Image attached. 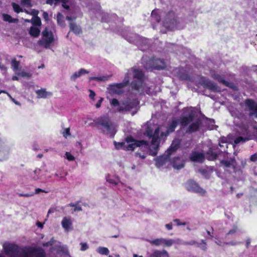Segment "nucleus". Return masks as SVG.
Segmentation results:
<instances>
[{"instance_id": "obj_53", "label": "nucleus", "mask_w": 257, "mask_h": 257, "mask_svg": "<svg viewBox=\"0 0 257 257\" xmlns=\"http://www.w3.org/2000/svg\"><path fill=\"white\" fill-rule=\"evenodd\" d=\"M33 195H34V193H31V194L20 193V194H19V196H24V197H29L33 196Z\"/></svg>"}, {"instance_id": "obj_47", "label": "nucleus", "mask_w": 257, "mask_h": 257, "mask_svg": "<svg viewBox=\"0 0 257 257\" xmlns=\"http://www.w3.org/2000/svg\"><path fill=\"white\" fill-rule=\"evenodd\" d=\"M6 145L5 141L0 138V152L4 150V149L6 148Z\"/></svg>"}, {"instance_id": "obj_6", "label": "nucleus", "mask_w": 257, "mask_h": 257, "mask_svg": "<svg viewBox=\"0 0 257 257\" xmlns=\"http://www.w3.org/2000/svg\"><path fill=\"white\" fill-rule=\"evenodd\" d=\"M111 105L117 107L118 112H128L133 110L132 115H134L139 109V101L137 99H127L119 102L116 99L113 98L110 101Z\"/></svg>"}, {"instance_id": "obj_52", "label": "nucleus", "mask_w": 257, "mask_h": 257, "mask_svg": "<svg viewBox=\"0 0 257 257\" xmlns=\"http://www.w3.org/2000/svg\"><path fill=\"white\" fill-rule=\"evenodd\" d=\"M107 181L110 183H111V184H113L115 185H116L117 184H118V182L114 180L113 179H111V178H107Z\"/></svg>"}, {"instance_id": "obj_30", "label": "nucleus", "mask_w": 257, "mask_h": 257, "mask_svg": "<svg viewBox=\"0 0 257 257\" xmlns=\"http://www.w3.org/2000/svg\"><path fill=\"white\" fill-rule=\"evenodd\" d=\"M179 242H177V244H182V245H196L197 246H199V243L197 242L195 240H191L189 241H183L181 239H180L178 240Z\"/></svg>"}, {"instance_id": "obj_3", "label": "nucleus", "mask_w": 257, "mask_h": 257, "mask_svg": "<svg viewBox=\"0 0 257 257\" xmlns=\"http://www.w3.org/2000/svg\"><path fill=\"white\" fill-rule=\"evenodd\" d=\"M162 19L163 24L165 27L173 30L175 28L182 29L184 25L180 24V21L178 20L174 11H170L167 13L161 11L159 10H153L151 14V21L154 29L155 28L154 23H159Z\"/></svg>"}, {"instance_id": "obj_41", "label": "nucleus", "mask_w": 257, "mask_h": 257, "mask_svg": "<svg viewBox=\"0 0 257 257\" xmlns=\"http://www.w3.org/2000/svg\"><path fill=\"white\" fill-rule=\"evenodd\" d=\"M65 0H47L46 4L52 5L53 4L56 5L60 2L64 3Z\"/></svg>"}, {"instance_id": "obj_13", "label": "nucleus", "mask_w": 257, "mask_h": 257, "mask_svg": "<svg viewBox=\"0 0 257 257\" xmlns=\"http://www.w3.org/2000/svg\"><path fill=\"white\" fill-rule=\"evenodd\" d=\"M199 83L204 87H206L213 91H218V88L217 85L212 81L205 77H201Z\"/></svg>"}, {"instance_id": "obj_62", "label": "nucleus", "mask_w": 257, "mask_h": 257, "mask_svg": "<svg viewBox=\"0 0 257 257\" xmlns=\"http://www.w3.org/2000/svg\"><path fill=\"white\" fill-rule=\"evenodd\" d=\"M0 69L5 72H6L7 70V67L4 65L2 64H0Z\"/></svg>"}, {"instance_id": "obj_12", "label": "nucleus", "mask_w": 257, "mask_h": 257, "mask_svg": "<svg viewBox=\"0 0 257 257\" xmlns=\"http://www.w3.org/2000/svg\"><path fill=\"white\" fill-rule=\"evenodd\" d=\"M245 107L249 110V115L253 118H257V103L251 99L244 101Z\"/></svg>"}, {"instance_id": "obj_5", "label": "nucleus", "mask_w": 257, "mask_h": 257, "mask_svg": "<svg viewBox=\"0 0 257 257\" xmlns=\"http://www.w3.org/2000/svg\"><path fill=\"white\" fill-rule=\"evenodd\" d=\"M93 122L98 131L104 135L113 137L116 132L115 124L107 115L100 116L94 119Z\"/></svg>"}, {"instance_id": "obj_54", "label": "nucleus", "mask_w": 257, "mask_h": 257, "mask_svg": "<svg viewBox=\"0 0 257 257\" xmlns=\"http://www.w3.org/2000/svg\"><path fill=\"white\" fill-rule=\"evenodd\" d=\"M250 159L252 162H255L257 160V153L251 155Z\"/></svg>"}, {"instance_id": "obj_51", "label": "nucleus", "mask_w": 257, "mask_h": 257, "mask_svg": "<svg viewBox=\"0 0 257 257\" xmlns=\"http://www.w3.org/2000/svg\"><path fill=\"white\" fill-rule=\"evenodd\" d=\"M240 243V242H239V241H229L228 242H225V243L227 245L235 246L237 244H239Z\"/></svg>"}, {"instance_id": "obj_42", "label": "nucleus", "mask_w": 257, "mask_h": 257, "mask_svg": "<svg viewBox=\"0 0 257 257\" xmlns=\"http://www.w3.org/2000/svg\"><path fill=\"white\" fill-rule=\"evenodd\" d=\"M21 4L28 8L32 7L31 0H22Z\"/></svg>"}, {"instance_id": "obj_60", "label": "nucleus", "mask_w": 257, "mask_h": 257, "mask_svg": "<svg viewBox=\"0 0 257 257\" xmlns=\"http://www.w3.org/2000/svg\"><path fill=\"white\" fill-rule=\"evenodd\" d=\"M40 192L47 193V192L45 191V190H44L43 189H40V188H37L35 190V194H39Z\"/></svg>"}, {"instance_id": "obj_8", "label": "nucleus", "mask_w": 257, "mask_h": 257, "mask_svg": "<svg viewBox=\"0 0 257 257\" xmlns=\"http://www.w3.org/2000/svg\"><path fill=\"white\" fill-rule=\"evenodd\" d=\"M142 63L146 69H163L166 67V63L164 60L159 58H153L148 61L147 56H143Z\"/></svg>"}, {"instance_id": "obj_15", "label": "nucleus", "mask_w": 257, "mask_h": 257, "mask_svg": "<svg viewBox=\"0 0 257 257\" xmlns=\"http://www.w3.org/2000/svg\"><path fill=\"white\" fill-rule=\"evenodd\" d=\"M190 159L192 162L202 163L205 160V155L203 153L194 151L191 154Z\"/></svg>"}, {"instance_id": "obj_61", "label": "nucleus", "mask_w": 257, "mask_h": 257, "mask_svg": "<svg viewBox=\"0 0 257 257\" xmlns=\"http://www.w3.org/2000/svg\"><path fill=\"white\" fill-rule=\"evenodd\" d=\"M165 227L168 229V230H172L173 228L172 224V223H170L168 224H166L165 225Z\"/></svg>"}, {"instance_id": "obj_58", "label": "nucleus", "mask_w": 257, "mask_h": 257, "mask_svg": "<svg viewBox=\"0 0 257 257\" xmlns=\"http://www.w3.org/2000/svg\"><path fill=\"white\" fill-rule=\"evenodd\" d=\"M136 156H137V157H139L143 159H145L146 156L144 155V154H143L142 155L141 153H136Z\"/></svg>"}, {"instance_id": "obj_46", "label": "nucleus", "mask_w": 257, "mask_h": 257, "mask_svg": "<svg viewBox=\"0 0 257 257\" xmlns=\"http://www.w3.org/2000/svg\"><path fill=\"white\" fill-rule=\"evenodd\" d=\"M80 245H81L80 250L81 251H85L88 248V245L86 242H81Z\"/></svg>"}, {"instance_id": "obj_45", "label": "nucleus", "mask_w": 257, "mask_h": 257, "mask_svg": "<svg viewBox=\"0 0 257 257\" xmlns=\"http://www.w3.org/2000/svg\"><path fill=\"white\" fill-rule=\"evenodd\" d=\"M65 157L69 161H72L75 160V157L70 152H66Z\"/></svg>"}, {"instance_id": "obj_24", "label": "nucleus", "mask_w": 257, "mask_h": 257, "mask_svg": "<svg viewBox=\"0 0 257 257\" xmlns=\"http://www.w3.org/2000/svg\"><path fill=\"white\" fill-rule=\"evenodd\" d=\"M212 77L215 80H217L220 83H221L224 84L226 86H228L229 83L225 81L222 76L220 75L219 74L214 72L212 74Z\"/></svg>"}, {"instance_id": "obj_56", "label": "nucleus", "mask_w": 257, "mask_h": 257, "mask_svg": "<svg viewBox=\"0 0 257 257\" xmlns=\"http://www.w3.org/2000/svg\"><path fill=\"white\" fill-rule=\"evenodd\" d=\"M103 100V98H100V99L98 100V101L96 103L95 106L96 108H98L100 107L101 104Z\"/></svg>"}, {"instance_id": "obj_48", "label": "nucleus", "mask_w": 257, "mask_h": 257, "mask_svg": "<svg viewBox=\"0 0 257 257\" xmlns=\"http://www.w3.org/2000/svg\"><path fill=\"white\" fill-rule=\"evenodd\" d=\"M64 137L67 138V136H70V128H65L62 133Z\"/></svg>"}, {"instance_id": "obj_14", "label": "nucleus", "mask_w": 257, "mask_h": 257, "mask_svg": "<svg viewBox=\"0 0 257 257\" xmlns=\"http://www.w3.org/2000/svg\"><path fill=\"white\" fill-rule=\"evenodd\" d=\"M222 152L217 147H212L206 153V159L209 161H213L217 159L218 154Z\"/></svg>"}, {"instance_id": "obj_9", "label": "nucleus", "mask_w": 257, "mask_h": 257, "mask_svg": "<svg viewBox=\"0 0 257 257\" xmlns=\"http://www.w3.org/2000/svg\"><path fill=\"white\" fill-rule=\"evenodd\" d=\"M185 187L188 191L198 194L202 196H205L206 193V191L193 180L187 181L185 184Z\"/></svg>"}, {"instance_id": "obj_49", "label": "nucleus", "mask_w": 257, "mask_h": 257, "mask_svg": "<svg viewBox=\"0 0 257 257\" xmlns=\"http://www.w3.org/2000/svg\"><path fill=\"white\" fill-rule=\"evenodd\" d=\"M237 230V227L236 226H234L233 228L230 229L228 232L226 234V235L229 234H235Z\"/></svg>"}, {"instance_id": "obj_11", "label": "nucleus", "mask_w": 257, "mask_h": 257, "mask_svg": "<svg viewBox=\"0 0 257 257\" xmlns=\"http://www.w3.org/2000/svg\"><path fill=\"white\" fill-rule=\"evenodd\" d=\"M135 39L131 42L134 43L138 46L142 51H145L149 48L150 41L145 38H143L139 35L134 36Z\"/></svg>"}, {"instance_id": "obj_29", "label": "nucleus", "mask_w": 257, "mask_h": 257, "mask_svg": "<svg viewBox=\"0 0 257 257\" xmlns=\"http://www.w3.org/2000/svg\"><path fill=\"white\" fill-rule=\"evenodd\" d=\"M40 30L35 27H31L29 31V34L34 37H37L40 35Z\"/></svg>"}, {"instance_id": "obj_59", "label": "nucleus", "mask_w": 257, "mask_h": 257, "mask_svg": "<svg viewBox=\"0 0 257 257\" xmlns=\"http://www.w3.org/2000/svg\"><path fill=\"white\" fill-rule=\"evenodd\" d=\"M67 2V0H65L64 1V3H62V6L64 9H65L66 10H68L69 9V7L66 4Z\"/></svg>"}, {"instance_id": "obj_1", "label": "nucleus", "mask_w": 257, "mask_h": 257, "mask_svg": "<svg viewBox=\"0 0 257 257\" xmlns=\"http://www.w3.org/2000/svg\"><path fill=\"white\" fill-rule=\"evenodd\" d=\"M178 124V121L176 119H173L172 121L168 124L166 132H161L160 133V128L158 127L154 131L151 127L147 126L146 128L145 135L152 138L151 144L150 146L149 143L144 140L137 141L135 140L132 137H128L126 141L128 144L127 148L128 150L133 151L136 147H139L141 149L144 151H149L150 155L155 156L158 154V150L159 144L162 140L164 139L169 134L173 132Z\"/></svg>"}, {"instance_id": "obj_7", "label": "nucleus", "mask_w": 257, "mask_h": 257, "mask_svg": "<svg viewBox=\"0 0 257 257\" xmlns=\"http://www.w3.org/2000/svg\"><path fill=\"white\" fill-rule=\"evenodd\" d=\"M194 116V113L193 112H190L188 116H183L180 118V124L183 127L187 126L190 123L192 122L190 124L188 130L186 131L188 133H192L197 131L201 124V120L199 119L193 121Z\"/></svg>"}, {"instance_id": "obj_43", "label": "nucleus", "mask_w": 257, "mask_h": 257, "mask_svg": "<svg viewBox=\"0 0 257 257\" xmlns=\"http://www.w3.org/2000/svg\"><path fill=\"white\" fill-rule=\"evenodd\" d=\"M17 74L22 77L29 78L31 76V74L30 73H28L25 71L17 73Z\"/></svg>"}, {"instance_id": "obj_28", "label": "nucleus", "mask_w": 257, "mask_h": 257, "mask_svg": "<svg viewBox=\"0 0 257 257\" xmlns=\"http://www.w3.org/2000/svg\"><path fill=\"white\" fill-rule=\"evenodd\" d=\"M164 241V238H159L153 240H149L148 241L156 246H159L163 245Z\"/></svg>"}, {"instance_id": "obj_22", "label": "nucleus", "mask_w": 257, "mask_h": 257, "mask_svg": "<svg viewBox=\"0 0 257 257\" xmlns=\"http://www.w3.org/2000/svg\"><path fill=\"white\" fill-rule=\"evenodd\" d=\"M89 72L86 70L81 68L78 71L75 72L70 76V79L72 81H75L77 78L80 77L82 75L87 74Z\"/></svg>"}, {"instance_id": "obj_63", "label": "nucleus", "mask_w": 257, "mask_h": 257, "mask_svg": "<svg viewBox=\"0 0 257 257\" xmlns=\"http://www.w3.org/2000/svg\"><path fill=\"white\" fill-rule=\"evenodd\" d=\"M250 243V239L248 238L246 241V245H246V248H248Z\"/></svg>"}, {"instance_id": "obj_25", "label": "nucleus", "mask_w": 257, "mask_h": 257, "mask_svg": "<svg viewBox=\"0 0 257 257\" xmlns=\"http://www.w3.org/2000/svg\"><path fill=\"white\" fill-rule=\"evenodd\" d=\"M70 30L72 31L75 34L79 35L81 33L82 31L79 26L77 25L75 23L71 22L70 23Z\"/></svg>"}, {"instance_id": "obj_44", "label": "nucleus", "mask_w": 257, "mask_h": 257, "mask_svg": "<svg viewBox=\"0 0 257 257\" xmlns=\"http://www.w3.org/2000/svg\"><path fill=\"white\" fill-rule=\"evenodd\" d=\"M202 243H199V246L202 250H206L207 249L206 242L205 240H201Z\"/></svg>"}, {"instance_id": "obj_57", "label": "nucleus", "mask_w": 257, "mask_h": 257, "mask_svg": "<svg viewBox=\"0 0 257 257\" xmlns=\"http://www.w3.org/2000/svg\"><path fill=\"white\" fill-rule=\"evenodd\" d=\"M43 17L46 21H48L49 20L48 14L46 12H43Z\"/></svg>"}, {"instance_id": "obj_18", "label": "nucleus", "mask_w": 257, "mask_h": 257, "mask_svg": "<svg viewBox=\"0 0 257 257\" xmlns=\"http://www.w3.org/2000/svg\"><path fill=\"white\" fill-rule=\"evenodd\" d=\"M62 227L66 231H69L72 229V221L70 217H64L61 222Z\"/></svg>"}, {"instance_id": "obj_32", "label": "nucleus", "mask_w": 257, "mask_h": 257, "mask_svg": "<svg viewBox=\"0 0 257 257\" xmlns=\"http://www.w3.org/2000/svg\"><path fill=\"white\" fill-rule=\"evenodd\" d=\"M97 252L102 255H108L109 253L108 249L105 247H99L96 249Z\"/></svg>"}, {"instance_id": "obj_23", "label": "nucleus", "mask_w": 257, "mask_h": 257, "mask_svg": "<svg viewBox=\"0 0 257 257\" xmlns=\"http://www.w3.org/2000/svg\"><path fill=\"white\" fill-rule=\"evenodd\" d=\"M179 143L177 141H174L172 142L170 148L167 150L166 153H168L169 155H171L177 150L179 147Z\"/></svg>"}, {"instance_id": "obj_55", "label": "nucleus", "mask_w": 257, "mask_h": 257, "mask_svg": "<svg viewBox=\"0 0 257 257\" xmlns=\"http://www.w3.org/2000/svg\"><path fill=\"white\" fill-rule=\"evenodd\" d=\"M89 91H90L89 97L91 99L94 100V96L95 95V92L91 90H89Z\"/></svg>"}, {"instance_id": "obj_10", "label": "nucleus", "mask_w": 257, "mask_h": 257, "mask_svg": "<svg viewBox=\"0 0 257 257\" xmlns=\"http://www.w3.org/2000/svg\"><path fill=\"white\" fill-rule=\"evenodd\" d=\"M42 38L39 41L38 43L40 45L43 46L47 49L54 41L53 33L46 28L45 30L42 32Z\"/></svg>"}, {"instance_id": "obj_26", "label": "nucleus", "mask_w": 257, "mask_h": 257, "mask_svg": "<svg viewBox=\"0 0 257 257\" xmlns=\"http://www.w3.org/2000/svg\"><path fill=\"white\" fill-rule=\"evenodd\" d=\"M221 163L227 168H229L231 166L234 167L235 160L234 159L230 158L227 160H222L221 161Z\"/></svg>"}, {"instance_id": "obj_39", "label": "nucleus", "mask_w": 257, "mask_h": 257, "mask_svg": "<svg viewBox=\"0 0 257 257\" xmlns=\"http://www.w3.org/2000/svg\"><path fill=\"white\" fill-rule=\"evenodd\" d=\"M32 23L34 25L40 26L41 25V19L39 17H36L32 20Z\"/></svg>"}, {"instance_id": "obj_50", "label": "nucleus", "mask_w": 257, "mask_h": 257, "mask_svg": "<svg viewBox=\"0 0 257 257\" xmlns=\"http://www.w3.org/2000/svg\"><path fill=\"white\" fill-rule=\"evenodd\" d=\"M78 202L76 203V206H75L73 211L72 212V213H73L76 211H82V208L80 206L78 205Z\"/></svg>"}, {"instance_id": "obj_40", "label": "nucleus", "mask_w": 257, "mask_h": 257, "mask_svg": "<svg viewBox=\"0 0 257 257\" xmlns=\"http://www.w3.org/2000/svg\"><path fill=\"white\" fill-rule=\"evenodd\" d=\"M12 6H13V8L14 9V10L17 13H19L21 12H23L22 9L21 8V7H20V6L19 5H18V4H16V3H13L12 4Z\"/></svg>"}, {"instance_id": "obj_20", "label": "nucleus", "mask_w": 257, "mask_h": 257, "mask_svg": "<svg viewBox=\"0 0 257 257\" xmlns=\"http://www.w3.org/2000/svg\"><path fill=\"white\" fill-rule=\"evenodd\" d=\"M38 98H47L52 96V93L47 91L46 89L42 88L36 91Z\"/></svg>"}, {"instance_id": "obj_34", "label": "nucleus", "mask_w": 257, "mask_h": 257, "mask_svg": "<svg viewBox=\"0 0 257 257\" xmlns=\"http://www.w3.org/2000/svg\"><path fill=\"white\" fill-rule=\"evenodd\" d=\"M41 170L40 169H36L33 172V175L32 176V179L35 181H37L40 179V174Z\"/></svg>"}, {"instance_id": "obj_64", "label": "nucleus", "mask_w": 257, "mask_h": 257, "mask_svg": "<svg viewBox=\"0 0 257 257\" xmlns=\"http://www.w3.org/2000/svg\"><path fill=\"white\" fill-rule=\"evenodd\" d=\"M174 222H176L177 225H181V222H180V220L178 219H174Z\"/></svg>"}, {"instance_id": "obj_21", "label": "nucleus", "mask_w": 257, "mask_h": 257, "mask_svg": "<svg viewBox=\"0 0 257 257\" xmlns=\"http://www.w3.org/2000/svg\"><path fill=\"white\" fill-rule=\"evenodd\" d=\"M198 172L201 173L204 178L209 179L213 172V167H206L205 168H201L198 170Z\"/></svg>"}, {"instance_id": "obj_4", "label": "nucleus", "mask_w": 257, "mask_h": 257, "mask_svg": "<svg viewBox=\"0 0 257 257\" xmlns=\"http://www.w3.org/2000/svg\"><path fill=\"white\" fill-rule=\"evenodd\" d=\"M3 249L6 254L10 257H44L45 252L33 247L21 248L13 243H5Z\"/></svg>"}, {"instance_id": "obj_19", "label": "nucleus", "mask_w": 257, "mask_h": 257, "mask_svg": "<svg viewBox=\"0 0 257 257\" xmlns=\"http://www.w3.org/2000/svg\"><path fill=\"white\" fill-rule=\"evenodd\" d=\"M171 164L174 168L176 169H180L184 167V161L179 157L174 158L171 161Z\"/></svg>"}, {"instance_id": "obj_16", "label": "nucleus", "mask_w": 257, "mask_h": 257, "mask_svg": "<svg viewBox=\"0 0 257 257\" xmlns=\"http://www.w3.org/2000/svg\"><path fill=\"white\" fill-rule=\"evenodd\" d=\"M170 156L171 155L166 153L165 154L156 158L155 159L156 166L159 168L165 165L166 163L170 160Z\"/></svg>"}, {"instance_id": "obj_36", "label": "nucleus", "mask_w": 257, "mask_h": 257, "mask_svg": "<svg viewBox=\"0 0 257 257\" xmlns=\"http://www.w3.org/2000/svg\"><path fill=\"white\" fill-rule=\"evenodd\" d=\"M12 65L13 67L14 71L16 72L17 71L20 70V62L16 61L15 59H13L12 61Z\"/></svg>"}, {"instance_id": "obj_37", "label": "nucleus", "mask_w": 257, "mask_h": 257, "mask_svg": "<svg viewBox=\"0 0 257 257\" xmlns=\"http://www.w3.org/2000/svg\"><path fill=\"white\" fill-rule=\"evenodd\" d=\"M57 20L58 24L63 26L64 24V21L63 20V16L61 13H58L57 16Z\"/></svg>"}, {"instance_id": "obj_33", "label": "nucleus", "mask_w": 257, "mask_h": 257, "mask_svg": "<svg viewBox=\"0 0 257 257\" xmlns=\"http://www.w3.org/2000/svg\"><path fill=\"white\" fill-rule=\"evenodd\" d=\"M3 19L5 21H7L10 23H16L18 21L17 19H13L12 17L8 14H3Z\"/></svg>"}, {"instance_id": "obj_2", "label": "nucleus", "mask_w": 257, "mask_h": 257, "mask_svg": "<svg viewBox=\"0 0 257 257\" xmlns=\"http://www.w3.org/2000/svg\"><path fill=\"white\" fill-rule=\"evenodd\" d=\"M133 75L134 80L131 83V87L133 89L137 90L140 94L146 92L151 94L152 92V88L148 87L144 84V73L141 70L132 68L128 71L125 75L122 82L115 83L109 86L110 91L116 94H120L123 93V88L127 86L130 81V75Z\"/></svg>"}, {"instance_id": "obj_31", "label": "nucleus", "mask_w": 257, "mask_h": 257, "mask_svg": "<svg viewBox=\"0 0 257 257\" xmlns=\"http://www.w3.org/2000/svg\"><path fill=\"white\" fill-rule=\"evenodd\" d=\"M178 77L180 79H183V80H189L190 79V76L185 72H184V71L183 69H179V73H178Z\"/></svg>"}, {"instance_id": "obj_38", "label": "nucleus", "mask_w": 257, "mask_h": 257, "mask_svg": "<svg viewBox=\"0 0 257 257\" xmlns=\"http://www.w3.org/2000/svg\"><path fill=\"white\" fill-rule=\"evenodd\" d=\"M248 139H246V138H243L242 137H239L234 140V143L236 145V144H239L240 143H244Z\"/></svg>"}, {"instance_id": "obj_35", "label": "nucleus", "mask_w": 257, "mask_h": 257, "mask_svg": "<svg viewBox=\"0 0 257 257\" xmlns=\"http://www.w3.org/2000/svg\"><path fill=\"white\" fill-rule=\"evenodd\" d=\"M108 79V77L106 76H103L100 77H90L89 78V80L91 81L94 80L97 81H105L107 80Z\"/></svg>"}, {"instance_id": "obj_27", "label": "nucleus", "mask_w": 257, "mask_h": 257, "mask_svg": "<svg viewBox=\"0 0 257 257\" xmlns=\"http://www.w3.org/2000/svg\"><path fill=\"white\" fill-rule=\"evenodd\" d=\"M180 239H177L176 240H174L172 239H166L164 238L163 246L166 247H170L174 243H177V242H179L178 240Z\"/></svg>"}, {"instance_id": "obj_17", "label": "nucleus", "mask_w": 257, "mask_h": 257, "mask_svg": "<svg viewBox=\"0 0 257 257\" xmlns=\"http://www.w3.org/2000/svg\"><path fill=\"white\" fill-rule=\"evenodd\" d=\"M149 257H170L168 252L165 249L154 250Z\"/></svg>"}]
</instances>
